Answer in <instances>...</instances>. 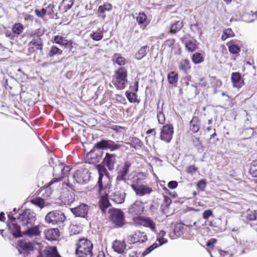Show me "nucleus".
<instances>
[{"instance_id": "obj_1", "label": "nucleus", "mask_w": 257, "mask_h": 257, "mask_svg": "<svg viewBox=\"0 0 257 257\" xmlns=\"http://www.w3.org/2000/svg\"><path fill=\"white\" fill-rule=\"evenodd\" d=\"M18 219L21 223L23 228L25 229L22 231V235H26L32 237L39 235L40 231L38 226H34L36 217L34 211L29 209L22 211L19 213Z\"/></svg>"}, {"instance_id": "obj_2", "label": "nucleus", "mask_w": 257, "mask_h": 257, "mask_svg": "<svg viewBox=\"0 0 257 257\" xmlns=\"http://www.w3.org/2000/svg\"><path fill=\"white\" fill-rule=\"evenodd\" d=\"M124 147L123 145L115 144L113 141L110 140H102L95 144L93 148L87 154V157L90 158L91 162L93 163V159L95 160L96 157V155L93 156V153L96 149H109L111 152H113Z\"/></svg>"}, {"instance_id": "obj_3", "label": "nucleus", "mask_w": 257, "mask_h": 257, "mask_svg": "<svg viewBox=\"0 0 257 257\" xmlns=\"http://www.w3.org/2000/svg\"><path fill=\"white\" fill-rule=\"evenodd\" d=\"M76 245V257H92L93 255V245L90 240L84 238H80L78 240Z\"/></svg>"}, {"instance_id": "obj_4", "label": "nucleus", "mask_w": 257, "mask_h": 257, "mask_svg": "<svg viewBox=\"0 0 257 257\" xmlns=\"http://www.w3.org/2000/svg\"><path fill=\"white\" fill-rule=\"evenodd\" d=\"M106 167L104 165L99 164L96 166V168L99 174V178L97 182L98 186V193L101 194L103 190L109 189L111 187L110 180L109 177V173L107 171Z\"/></svg>"}, {"instance_id": "obj_5", "label": "nucleus", "mask_w": 257, "mask_h": 257, "mask_svg": "<svg viewBox=\"0 0 257 257\" xmlns=\"http://www.w3.org/2000/svg\"><path fill=\"white\" fill-rule=\"evenodd\" d=\"M127 71L124 67L119 68L113 76L112 83L118 90H122L127 83Z\"/></svg>"}, {"instance_id": "obj_6", "label": "nucleus", "mask_w": 257, "mask_h": 257, "mask_svg": "<svg viewBox=\"0 0 257 257\" xmlns=\"http://www.w3.org/2000/svg\"><path fill=\"white\" fill-rule=\"evenodd\" d=\"M65 219L64 213L59 210L51 211L45 217L46 222L53 225L62 224Z\"/></svg>"}, {"instance_id": "obj_7", "label": "nucleus", "mask_w": 257, "mask_h": 257, "mask_svg": "<svg viewBox=\"0 0 257 257\" xmlns=\"http://www.w3.org/2000/svg\"><path fill=\"white\" fill-rule=\"evenodd\" d=\"M109 218L117 227H121L124 225V215L120 209L113 208L109 211Z\"/></svg>"}, {"instance_id": "obj_8", "label": "nucleus", "mask_w": 257, "mask_h": 257, "mask_svg": "<svg viewBox=\"0 0 257 257\" xmlns=\"http://www.w3.org/2000/svg\"><path fill=\"white\" fill-rule=\"evenodd\" d=\"M109 198L117 204L122 203L125 199L126 194L122 188H115L113 190L108 191Z\"/></svg>"}, {"instance_id": "obj_9", "label": "nucleus", "mask_w": 257, "mask_h": 257, "mask_svg": "<svg viewBox=\"0 0 257 257\" xmlns=\"http://www.w3.org/2000/svg\"><path fill=\"white\" fill-rule=\"evenodd\" d=\"M73 177L77 183L84 184L89 181L90 173L88 169L81 168L75 172Z\"/></svg>"}, {"instance_id": "obj_10", "label": "nucleus", "mask_w": 257, "mask_h": 257, "mask_svg": "<svg viewBox=\"0 0 257 257\" xmlns=\"http://www.w3.org/2000/svg\"><path fill=\"white\" fill-rule=\"evenodd\" d=\"M8 216L10 222L8 221L7 226L10 233L16 238L22 237V232L21 230V227L15 222L16 219L13 216L12 212H10Z\"/></svg>"}, {"instance_id": "obj_11", "label": "nucleus", "mask_w": 257, "mask_h": 257, "mask_svg": "<svg viewBox=\"0 0 257 257\" xmlns=\"http://www.w3.org/2000/svg\"><path fill=\"white\" fill-rule=\"evenodd\" d=\"M131 166V163L126 161L122 166H118L117 168L116 181H125L126 177L129 172V169Z\"/></svg>"}, {"instance_id": "obj_12", "label": "nucleus", "mask_w": 257, "mask_h": 257, "mask_svg": "<svg viewBox=\"0 0 257 257\" xmlns=\"http://www.w3.org/2000/svg\"><path fill=\"white\" fill-rule=\"evenodd\" d=\"M133 219L135 222L139 221L141 225L149 228L153 231H155L156 226V223L150 217L139 216L134 217Z\"/></svg>"}, {"instance_id": "obj_13", "label": "nucleus", "mask_w": 257, "mask_h": 257, "mask_svg": "<svg viewBox=\"0 0 257 257\" xmlns=\"http://www.w3.org/2000/svg\"><path fill=\"white\" fill-rule=\"evenodd\" d=\"M144 210V205L141 201H136L128 208V213L134 217L140 216Z\"/></svg>"}, {"instance_id": "obj_14", "label": "nucleus", "mask_w": 257, "mask_h": 257, "mask_svg": "<svg viewBox=\"0 0 257 257\" xmlns=\"http://www.w3.org/2000/svg\"><path fill=\"white\" fill-rule=\"evenodd\" d=\"M174 133V128L172 124L164 125L161 132V139L167 143L171 141Z\"/></svg>"}, {"instance_id": "obj_15", "label": "nucleus", "mask_w": 257, "mask_h": 257, "mask_svg": "<svg viewBox=\"0 0 257 257\" xmlns=\"http://www.w3.org/2000/svg\"><path fill=\"white\" fill-rule=\"evenodd\" d=\"M127 239V241L129 243H144L147 240L148 238L145 232L138 230L134 234L129 235Z\"/></svg>"}, {"instance_id": "obj_16", "label": "nucleus", "mask_w": 257, "mask_h": 257, "mask_svg": "<svg viewBox=\"0 0 257 257\" xmlns=\"http://www.w3.org/2000/svg\"><path fill=\"white\" fill-rule=\"evenodd\" d=\"M116 163V155L113 154L106 153L102 161V164L109 171L114 170V166Z\"/></svg>"}, {"instance_id": "obj_17", "label": "nucleus", "mask_w": 257, "mask_h": 257, "mask_svg": "<svg viewBox=\"0 0 257 257\" xmlns=\"http://www.w3.org/2000/svg\"><path fill=\"white\" fill-rule=\"evenodd\" d=\"M89 206L82 203L77 207L71 209L72 212L77 217L86 218L89 210Z\"/></svg>"}, {"instance_id": "obj_18", "label": "nucleus", "mask_w": 257, "mask_h": 257, "mask_svg": "<svg viewBox=\"0 0 257 257\" xmlns=\"http://www.w3.org/2000/svg\"><path fill=\"white\" fill-rule=\"evenodd\" d=\"M131 187L136 194L139 196L150 194L152 192V189L145 185L132 184Z\"/></svg>"}, {"instance_id": "obj_19", "label": "nucleus", "mask_w": 257, "mask_h": 257, "mask_svg": "<svg viewBox=\"0 0 257 257\" xmlns=\"http://www.w3.org/2000/svg\"><path fill=\"white\" fill-rule=\"evenodd\" d=\"M107 189L103 190L100 198L99 201V206L102 211L104 213L106 209L110 205V203L108 200L109 194L107 191Z\"/></svg>"}, {"instance_id": "obj_20", "label": "nucleus", "mask_w": 257, "mask_h": 257, "mask_svg": "<svg viewBox=\"0 0 257 257\" xmlns=\"http://www.w3.org/2000/svg\"><path fill=\"white\" fill-rule=\"evenodd\" d=\"M136 21L142 30H145L149 24L147 16L144 13H140L136 17Z\"/></svg>"}, {"instance_id": "obj_21", "label": "nucleus", "mask_w": 257, "mask_h": 257, "mask_svg": "<svg viewBox=\"0 0 257 257\" xmlns=\"http://www.w3.org/2000/svg\"><path fill=\"white\" fill-rule=\"evenodd\" d=\"M112 247L114 251L122 253L125 249L126 244L124 241L115 240L113 242Z\"/></svg>"}, {"instance_id": "obj_22", "label": "nucleus", "mask_w": 257, "mask_h": 257, "mask_svg": "<svg viewBox=\"0 0 257 257\" xmlns=\"http://www.w3.org/2000/svg\"><path fill=\"white\" fill-rule=\"evenodd\" d=\"M46 238L49 240H56L59 237V230L56 228L49 229L44 232Z\"/></svg>"}, {"instance_id": "obj_23", "label": "nucleus", "mask_w": 257, "mask_h": 257, "mask_svg": "<svg viewBox=\"0 0 257 257\" xmlns=\"http://www.w3.org/2000/svg\"><path fill=\"white\" fill-rule=\"evenodd\" d=\"M112 8V5L110 4H106L99 6L98 9V17L104 20L106 17V13L111 11Z\"/></svg>"}, {"instance_id": "obj_24", "label": "nucleus", "mask_w": 257, "mask_h": 257, "mask_svg": "<svg viewBox=\"0 0 257 257\" xmlns=\"http://www.w3.org/2000/svg\"><path fill=\"white\" fill-rule=\"evenodd\" d=\"M18 245L21 249L26 252H30L33 250L34 248L33 243L26 240L19 241Z\"/></svg>"}, {"instance_id": "obj_25", "label": "nucleus", "mask_w": 257, "mask_h": 257, "mask_svg": "<svg viewBox=\"0 0 257 257\" xmlns=\"http://www.w3.org/2000/svg\"><path fill=\"white\" fill-rule=\"evenodd\" d=\"M200 129V121L198 117L194 116L190 122V130L193 133H197Z\"/></svg>"}, {"instance_id": "obj_26", "label": "nucleus", "mask_w": 257, "mask_h": 257, "mask_svg": "<svg viewBox=\"0 0 257 257\" xmlns=\"http://www.w3.org/2000/svg\"><path fill=\"white\" fill-rule=\"evenodd\" d=\"M231 80L234 87H241V75L239 72H233L231 74Z\"/></svg>"}, {"instance_id": "obj_27", "label": "nucleus", "mask_w": 257, "mask_h": 257, "mask_svg": "<svg viewBox=\"0 0 257 257\" xmlns=\"http://www.w3.org/2000/svg\"><path fill=\"white\" fill-rule=\"evenodd\" d=\"M184 24L183 21H176L172 24L170 28V33L172 34H176L177 32L181 30Z\"/></svg>"}, {"instance_id": "obj_28", "label": "nucleus", "mask_w": 257, "mask_h": 257, "mask_svg": "<svg viewBox=\"0 0 257 257\" xmlns=\"http://www.w3.org/2000/svg\"><path fill=\"white\" fill-rule=\"evenodd\" d=\"M103 29L99 28L96 31H93L90 34V37L91 39L95 41H99L103 38Z\"/></svg>"}, {"instance_id": "obj_29", "label": "nucleus", "mask_w": 257, "mask_h": 257, "mask_svg": "<svg viewBox=\"0 0 257 257\" xmlns=\"http://www.w3.org/2000/svg\"><path fill=\"white\" fill-rule=\"evenodd\" d=\"M132 143L127 142L125 143L126 144L129 145L132 148H136V146L139 148H142L143 146V142L138 138L136 137H133L132 138L131 140Z\"/></svg>"}, {"instance_id": "obj_30", "label": "nucleus", "mask_w": 257, "mask_h": 257, "mask_svg": "<svg viewBox=\"0 0 257 257\" xmlns=\"http://www.w3.org/2000/svg\"><path fill=\"white\" fill-rule=\"evenodd\" d=\"M149 51V47L147 45L142 47L136 54V58L138 60H141L145 57L147 51Z\"/></svg>"}, {"instance_id": "obj_31", "label": "nucleus", "mask_w": 257, "mask_h": 257, "mask_svg": "<svg viewBox=\"0 0 257 257\" xmlns=\"http://www.w3.org/2000/svg\"><path fill=\"white\" fill-rule=\"evenodd\" d=\"M32 204L35 205L36 206L43 208L45 205V201L44 199L37 197L30 200Z\"/></svg>"}, {"instance_id": "obj_32", "label": "nucleus", "mask_w": 257, "mask_h": 257, "mask_svg": "<svg viewBox=\"0 0 257 257\" xmlns=\"http://www.w3.org/2000/svg\"><path fill=\"white\" fill-rule=\"evenodd\" d=\"M179 67L180 70L185 72H186L191 68L189 60L188 59L181 60L179 63Z\"/></svg>"}, {"instance_id": "obj_33", "label": "nucleus", "mask_w": 257, "mask_h": 257, "mask_svg": "<svg viewBox=\"0 0 257 257\" xmlns=\"http://www.w3.org/2000/svg\"><path fill=\"white\" fill-rule=\"evenodd\" d=\"M29 46H35L36 50H42L43 49V44L41 38L33 39L29 44Z\"/></svg>"}, {"instance_id": "obj_34", "label": "nucleus", "mask_w": 257, "mask_h": 257, "mask_svg": "<svg viewBox=\"0 0 257 257\" xmlns=\"http://www.w3.org/2000/svg\"><path fill=\"white\" fill-rule=\"evenodd\" d=\"M74 0H63L61 6L59 7V9H61V7H64V12H66L71 9Z\"/></svg>"}, {"instance_id": "obj_35", "label": "nucleus", "mask_w": 257, "mask_h": 257, "mask_svg": "<svg viewBox=\"0 0 257 257\" xmlns=\"http://www.w3.org/2000/svg\"><path fill=\"white\" fill-rule=\"evenodd\" d=\"M24 29L23 25L21 23H16L12 27V31L14 34L20 35Z\"/></svg>"}, {"instance_id": "obj_36", "label": "nucleus", "mask_w": 257, "mask_h": 257, "mask_svg": "<svg viewBox=\"0 0 257 257\" xmlns=\"http://www.w3.org/2000/svg\"><path fill=\"white\" fill-rule=\"evenodd\" d=\"M192 60L196 64H200L203 62L204 58L200 53H195L192 57Z\"/></svg>"}, {"instance_id": "obj_37", "label": "nucleus", "mask_w": 257, "mask_h": 257, "mask_svg": "<svg viewBox=\"0 0 257 257\" xmlns=\"http://www.w3.org/2000/svg\"><path fill=\"white\" fill-rule=\"evenodd\" d=\"M126 97L131 103H139L137 99V95L135 93L126 91L125 92Z\"/></svg>"}, {"instance_id": "obj_38", "label": "nucleus", "mask_w": 257, "mask_h": 257, "mask_svg": "<svg viewBox=\"0 0 257 257\" xmlns=\"http://www.w3.org/2000/svg\"><path fill=\"white\" fill-rule=\"evenodd\" d=\"M257 213L255 210H248L245 215V218L247 221H253L256 219Z\"/></svg>"}, {"instance_id": "obj_39", "label": "nucleus", "mask_w": 257, "mask_h": 257, "mask_svg": "<svg viewBox=\"0 0 257 257\" xmlns=\"http://www.w3.org/2000/svg\"><path fill=\"white\" fill-rule=\"evenodd\" d=\"M178 75L175 72H171L168 75V79L169 83L173 84L177 82Z\"/></svg>"}, {"instance_id": "obj_40", "label": "nucleus", "mask_w": 257, "mask_h": 257, "mask_svg": "<svg viewBox=\"0 0 257 257\" xmlns=\"http://www.w3.org/2000/svg\"><path fill=\"white\" fill-rule=\"evenodd\" d=\"M62 53V51L55 46H52L51 47L50 51L48 54L49 57H53L56 55H61Z\"/></svg>"}, {"instance_id": "obj_41", "label": "nucleus", "mask_w": 257, "mask_h": 257, "mask_svg": "<svg viewBox=\"0 0 257 257\" xmlns=\"http://www.w3.org/2000/svg\"><path fill=\"white\" fill-rule=\"evenodd\" d=\"M54 41L56 43L62 46L68 45L67 40L61 36H56L54 37Z\"/></svg>"}, {"instance_id": "obj_42", "label": "nucleus", "mask_w": 257, "mask_h": 257, "mask_svg": "<svg viewBox=\"0 0 257 257\" xmlns=\"http://www.w3.org/2000/svg\"><path fill=\"white\" fill-rule=\"evenodd\" d=\"M234 33L231 29H226L223 31L221 39L222 40H225L227 38L232 37Z\"/></svg>"}, {"instance_id": "obj_43", "label": "nucleus", "mask_w": 257, "mask_h": 257, "mask_svg": "<svg viewBox=\"0 0 257 257\" xmlns=\"http://www.w3.org/2000/svg\"><path fill=\"white\" fill-rule=\"evenodd\" d=\"M184 226L182 224H177L174 229V232L176 235H181L183 233Z\"/></svg>"}, {"instance_id": "obj_44", "label": "nucleus", "mask_w": 257, "mask_h": 257, "mask_svg": "<svg viewBox=\"0 0 257 257\" xmlns=\"http://www.w3.org/2000/svg\"><path fill=\"white\" fill-rule=\"evenodd\" d=\"M158 109L159 110L157 111V114L158 122L160 124H164L165 121V115L163 112L162 108H161V109H159L158 108Z\"/></svg>"}, {"instance_id": "obj_45", "label": "nucleus", "mask_w": 257, "mask_h": 257, "mask_svg": "<svg viewBox=\"0 0 257 257\" xmlns=\"http://www.w3.org/2000/svg\"><path fill=\"white\" fill-rule=\"evenodd\" d=\"M185 47L188 50V51L192 52L196 50L197 46L194 42L191 41H189L186 42Z\"/></svg>"}, {"instance_id": "obj_46", "label": "nucleus", "mask_w": 257, "mask_h": 257, "mask_svg": "<svg viewBox=\"0 0 257 257\" xmlns=\"http://www.w3.org/2000/svg\"><path fill=\"white\" fill-rule=\"evenodd\" d=\"M228 50L230 53L233 54H236L238 53L240 51V48L239 46L236 45L232 44L230 45L228 47Z\"/></svg>"}, {"instance_id": "obj_47", "label": "nucleus", "mask_w": 257, "mask_h": 257, "mask_svg": "<svg viewBox=\"0 0 257 257\" xmlns=\"http://www.w3.org/2000/svg\"><path fill=\"white\" fill-rule=\"evenodd\" d=\"M249 172L252 176L257 177V161H254L252 163Z\"/></svg>"}, {"instance_id": "obj_48", "label": "nucleus", "mask_w": 257, "mask_h": 257, "mask_svg": "<svg viewBox=\"0 0 257 257\" xmlns=\"http://www.w3.org/2000/svg\"><path fill=\"white\" fill-rule=\"evenodd\" d=\"M114 56H117L115 60V62L117 64L120 66L124 65L125 63V59L122 57L119 54H115Z\"/></svg>"}, {"instance_id": "obj_49", "label": "nucleus", "mask_w": 257, "mask_h": 257, "mask_svg": "<svg viewBox=\"0 0 257 257\" xmlns=\"http://www.w3.org/2000/svg\"><path fill=\"white\" fill-rule=\"evenodd\" d=\"M35 13L36 16L39 18H43L47 14V10L45 9L42 8L41 10L36 9L35 10Z\"/></svg>"}, {"instance_id": "obj_50", "label": "nucleus", "mask_w": 257, "mask_h": 257, "mask_svg": "<svg viewBox=\"0 0 257 257\" xmlns=\"http://www.w3.org/2000/svg\"><path fill=\"white\" fill-rule=\"evenodd\" d=\"M159 245L157 243H154L152 245L148 247L142 253V255L145 256L150 253L152 251H153L154 249L158 247Z\"/></svg>"}, {"instance_id": "obj_51", "label": "nucleus", "mask_w": 257, "mask_h": 257, "mask_svg": "<svg viewBox=\"0 0 257 257\" xmlns=\"http://www.w3.org/2000/svg\"><path fill=\"white\" fill-rule=\"evenodd\" d=\"M192 142L193 145L196 147L198 150H201L202 149L203 146L199 139L194 137L192 139Z\"/></svg>"}, {"instance_id": "obj_52", "label": "nucleus", "mask_w": 257, "mask_h": 257, "mask_svg": "<svg viewBox=\"0 0 257 257\" xmlns=\"http://www.w3.org/2000/svg\"><path fill=\"white\" fill-rule=\"evenodd\" d=\"M243 133L246 137V138H250L252 136L254 131L251 127L247 128L243 131Z\"/></svg>"}, {"instance_id": "obj_53", "label": "nucleus", "mask_w": 257, "mask_h": 257, "mask_svg": "<svg viewBox=\"0 0 257 257\" xmlns=\"http://www.w3.org/2000/svg\"><path fill=\"white\" fill-rule=\"evenodd\" d=\"M45 33V29L44 28H39L37 29L34 34H32V36H37L40 37L44 35Z\"/></svg>"}, {"instance_id": "obj_54", "label": "nucleus", "mask_w": 257, "mask_h": 257, "mask_svg": "<svg viewBox=\"0 0 257 257\" xmlns=\"http://www.w3.org/2000/svg\"><path fill=\"white\" fill-rule=\"evenodd\" d=\"M212 211L210 209L205 210L203 213V218L205 219H207L210 216H213Z\"/></svg>"}, {"instance_id": "obj_55", "label": "nucleus", "mask_w": 257, "mask_h": 257, "mask_svg": "<svg viewBox=\"0 0 257 257\" xmlns=\"http://www.w3.org/2000/svg\"><path fill=\"white\" fill-rule=\"evenodd\" d=\"M146 177V176L143 173H139L136 176V179H135V182L137 183H139L141 180H144Z\"/></svg>"}, {"instance_id": "obj_56", "label": "nucleus", "mask_w": 257, "mask_h": 257, "mask_svg": "<svg viewBox=\"0 0 257 257\" xmlns=\"http://www.w3.org/2000/svg\"><path fill=\"white\" fill-rule=\"evenodd\" d=\"M197 168L194 165H191L187 168L186 171L188 173L193 174L197 171Z\"/></svg>"}, {"instance_id": "obj_57", "label": "nucleus", "mask_w": 257, "mask_h": 257, "mask_svg": "<svg viewBox=\"0 0 257 257\" xmlns=\"http://www.w3.org/2000/svg\"><path fill=\"white\" fill-rule=\"evenodd\" d=\"M54 5L53 4H50L47 8V14L51 16L54 13Z\"/></svg>"}, {"instance_id": "obj_58", "label": "nucleus", "mask_w": 257, "mask_h": 257, "mask_svg": "<svg viewBox=\"0 0 257 257\" xmlns=\"http://www.w3.org/2000/svg\"><path fill=\"white\" fill-rule=\"evenodd\" d=\"M178 186V183L176 181H171L168 183V187L172 189H175Z\"/></svg>"}, {"instance_id": "obj_59", "label": "nucleus", "mask_w": 257, "mask_h": 257, "mask_svg": "<svg viewBox=\"0 0 257 257\" xmlns=\"http://www.w3.org/2000/svg\"><path fill=\"white\" fill-rule=\"evenodd\" d=\"M197 186L201 190H204L206 187V182L204 180H201L197 183Z\"/></svg>"}, {"instance_id": "obj_60", "label": "nucleus", "mask_w": 257, "mask_h": 257, "mask_svg": "<svg viewBox=\"0 0 257 257\" xmlns=\"http://www.w3.org/2000/svg\"><path fill=\"white\" fill-rule=\"evenodd\" d=\"M164 202L165 205L166 207H168L169 206V205L172 203V200L170 197L167 196H164Z\"/></svg>"}, {"instance_id": "obj_61", "label": "nucleus", "mask_w": 257, "mask_h": 257, "mask_svg": "<svg viewBox=\"0 0 257 257\" xmlns=\"http://www.w3.org/2000/svg\"><path fill=\"white\" fill-rule=\"evenodd\" d=\"M23 16L24 18V20L26 21H28L29 20L32 21L33 20V16L28 15L26 13H23Z\"/></svg>"}, {"instance_id": "obj_62", "label": "nucleus", "mask_w": 257, "mask_h": 257, "mask_svg": "<svg viewBox=\"0 0 257 257\" xmlns=\"http://www.w3.org/2000/svg\"><path fill=\"white\" fill-rule=\"evenodd\" d=\"M57 161H58V160L56 158H53L51 157L49 161V164L50 166L54 168V165L56 163Z\"/></svg>"}, {"instance_id": "obj_63", "label": "nucleus", "mask_w": 257, "mask_h": 257, "mask_svg": "<svg viewBox=\"0 0 257 257\" xmlns=\"http://www.w3.org/2000/svg\"><path fill=\"white\" fill-rule=\"evenodd\" d=\"M157 240L159 242V245H158L159 246L162 245V244L166 243L167 241V240L166 239L164 238V237H158L157 238Z\"/></svg>"}, {"instance_id": "obj_64", "label": "nucleus", "mask_w": 257, "mask_h": 257, "mask_svg": "<svg viewBox=\"0 0 257 257\" xmlns=\"http://www.w3.org/2000/svg\"><path fill=\"white\" fill-rule=\"evenodd\" d=\"M220 254L221 257H230V254H229L227 251L222 250H220Z\"/></svg>"}]
</instances>
